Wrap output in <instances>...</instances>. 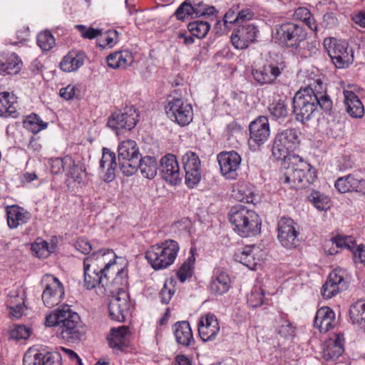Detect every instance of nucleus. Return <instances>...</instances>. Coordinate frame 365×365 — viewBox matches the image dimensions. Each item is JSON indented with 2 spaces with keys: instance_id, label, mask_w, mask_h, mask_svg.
Segmentation results:
<instances>
[{
  "instance_id": "60",
  "label": "nucleus",
  "mask_w": 365,
  "mask_h": 365,
  "mask_svg": "<svg viewBox=\"0 0 365 365\" xmlns=\"http://www.w3.org/2000/svg\"><path fill=\"white\" fill-rule=\"evenodd\" d=\"M277 332L284 338L292 336L294 332V327L292 325L290 322L282 319L277 329Z\"/></svg>"
},
{
  "instance_id": "41",
  "label": "nucleus",
  "mask_w": 365,
  "mask_h": 365,
  "mask_svg": "<svg viewBox=\"0 0 365 365\" xmlns=\"http://www.w3.org/2000/svg\"><path fill=\"white\" fill-rule=\"evenodd\" d=\"M365 300H358L349 308V316L354 324L363 325L364 324V306Z\"/></svg>"
},
{
  "instance_id": "17",
  "label": "nucleus",
  "mask_w": 365,
  "mask_h": 365,
  "mask_svg": "<svg viewBox=\"0 0 365 365\" xmlns=\"http://www.w3.org/2000/svg\"><path fill=\"white\" fill-rule=\"evenodd\" d=\"M257 32L255 24H240L231 36L232 43L237 49H245L255 41Z\"/></svg>"
},
{
  "instance_id": "30",
  "label": "nucleus",
  "mask_w": 365,
  "mask_h": 365,
  "mask_svg": "<svg viewBox=\"0 0 365 365\" xmlns=\"http://www.w3.org/2000/svg\"><path fill=\"white\" fill-rule=\"evenodd\" d=\"M355 244L351 236L336 235L331 237L325 244V250L329 255H333L338 253L339 248H345L351 251Z\"/></svg>"
},
{
  "instance_id": "62",
  "label": "nucleus",
  "mask_w": 365,
  "mask_h": 365,
  "mask_svg": "<svg viewBox=\"0 0 365 365\" xmlns=\"http://www.w3.org/2000/svg\"><path fill=\"white\" fill-rule=\"evenodd\" d=\"M118 35V32L116 30H109L106 33V36L103 39H102L103 44H100V46L105 48L106 46H108L112 48L117 41V36Z\"/></svg>"
},
{
  "instance_id": "47",
  "label": "nucleus",
  "mask_w": 365,
  "mask_h": 365,
  "mask_svg": "<svg viewBox=\"0 0 365 365\" xmlns=\"http://www.w3.org/2000/svg\"><path fill=\"white\" fill-rule=\"evenodd\" d=\"M31 250L38 257H44L48 256L49 253L54 252L55 246H49L46 241L37 239V240L32 244Z\"/></svg>"
},
{
  "instance_id": "39",
  "label": "nucleus",
  "mask_w": 365,
  "mask_h": 365,
  "mask_svg": "<svg viewBox=\"0 0 365 365\" xmlns=\"http://www.w3.org/2000/svg\"><path fill=\"white\" fill-rule=\"evenodd\" d=\"M139 150L137 143L132 140L123 141L118 148V165L123 160H125L128 155L135 153Z\"/></svg>"
},
{
  "instance_id": "40",
  "label": "nucleus",
  "mask_w": 365,
  "mask_h": 365,
  "mask_svg": "<svg viewBox=\"0 0 365 365\" xmlns=\"http://www.w3.org/2000/svg\"><path fill=\"white\" fill-rule=\"evenodd\" d=\"M307 199L319 211L327 210L329 208V197L318 191L312 190L307 195Z\"/></svg>"
},
{
  "instance_id": "1",
  "label": "nucleus",
  "mask_w": 365,
  "mask_h": 365,
  "mask_svg": "<svg viewBox=\"0 0 365 365\" xmlns=\"http://www.w3.org/2000/svg\"><path fill=\"white\" fill-rule=\"evenodd\" d=\"M45 324L47 327H56L57 336L67 342L79 341L85 334L79 315L71 311L68 305L46 316Z\"/></svg>"
},
{
  "instance_id": "6",
  "label": "nucleus",
  "mask_w": 365,
  "mask_h": 365,
  "mask_svg": "<svg viewBox=\"0 0 365 365\" xmlns=\"http://www.w3.org/2000/svg\"><path fill=\"white\" fill-rule=\"evenodd\" d=\"M179 249L176 241L165 240L151 246L145 252V258L154 269H165L174 262Z\"/></svg>"
},
{
  "instance_id": "35",
  "label": "nucleus",
  "mask_w": 365,
  "mask_h": 365,
  "mask_svg": "<svg viewBox=\"0 0 365 365\" xmlns=\"http://www.w3.org/2000/svg\"><path fill=\"white\" fill-rule=\"evenodd\" d=\"M344 339L337 335L336 339L330 341L323 351V357L326 361L335 360L344 352Z\"/></svg>"
},
{
  "instance_id": "12",
  "label": "nucleus",
  "mask_w": 365,
  "mask_h": 365,
  "mask_svg": "<svg viewBox=\"0 0 365 365\" xmlns=\"http://www.w3.org/2000/svg\"><path fill=\"white\" fill-rule=\"evenodd\" d=\"M299 230L297 222L289 217H282L277 222V240L284 247L293 249L299 245Z\"/></svg>"
},
{
  "instance_id": "34",
  "label": "nucleus",
  "mask_w": 365,
  "mask_h": 365,
  "mask_svg": "<svg viewBox=\"0 0 365 365\" xmlns=\"http://www.w3.org/2000/svg\"><path fill=\"white\" fill-rule=\"evenodd\" d=\"M209 288L215 294L222 295L226 293L230 288V277L225 272H221L212 277Z\"/></svg>"
},
{
  "instance_id": "14",
  "label": "nucleus",
  "mask_w": 365,
  "mask_h": 365,
  "mask_svg": "<svg viewBox=\"0 0 365 365\" xmlns=\"http://www.w3.org/2000/svg\"><path fill=\"white\" fill-rule=\"evenodd\" d=\"M168 117L181 126L188 125L192 120V108L190 104L185 103L181 98L169 101L165 108Z\"/></svg>"
},
{
  "instance_id": "64",
  "label": "nucleus",
  "mask_w": 365,
  "mask_h": 365,
  "mask_svg": "<svg viewBox=\"0 0 365 365\" xmlns=\"http://www.w3.org/2000/svg\"><path fill=\"white\" fill-rule=\"evenodd\" d=\"M335 321V315L333 317H329L321 322L314 324L316 328H318L321 332H327L334 327V322Z\"/></svg>"
},
{
  "instance_id": "56",
  "label": "nucleus",
  "mask_w": 365,
  "mask_h": 365,
  "mask_svg": "<svg viewBox=\"0 0 365 365\" xmlns=\"http://www.w3.org/2000/svg\"><path fill=\"white\" fill-rule=\"evenodd\" d=\"M117 60L119 65L118 68H126L131 66L134 58L131 52L128 51H117Z\"/></svg>"
},
{
  "instance_id": "53",
  "label": "nucleus",
  "mask_w": 365,
  "mask_h": 365,
  "mask_svg": "<svg viewBox=\"0 0 365 365\" xmlns=\"http://www.w3.org/2000/svg\"><path fill=\"white\" fill-rule=\"evenodd\" d=\"M264 291L261 289H255L247 296V303L251 307H258L264 304Z\"/></svg>"
},
{
  "instance_id": "44",
  "label": "nucleus",
  "mask_w": 365,
  "mask_h": 365,
  "mask_svg": "<svg viewBox=\"0 0 365 365\" xmlns=\"http://www.w3.org/2000/svg\"><path fill=\"white\" fill-rule=\"evenodd\" d=\"M195 262V258L192 253L179 268L177 276L181 282H184L187 278L192 277Z\"/></svg>"
},
{
  "instance_id": "3",
  "label": "nucleus",
  "mask_w": 365,
  "mask_h": 365,
  "mask_svg": "<svg viewBox=\"0 0 365 365\" xmlns=\"http://www.w3.org/2000/svg\"><path fill=\"white\" fill-rule=\"evenodd\" d=\"M284 162L286 170L279 178L281 183L287 184L291 188L303 189L315 181V169L300 156L291 155Z\"/></svg>"
},
{
  "instance_id": "21",
  "label": "nucleus",
  "mask_w": 365,
  "mask_h": 365,
  "mask_svg": "<svg viewBox=\"0 0 365 365\" xmlns=\"http://www.w3.org/2000/svg\"><path fill=\"white\" fill-rule=\"evenodd\" d=\"M335 188L340 193L365 191V180L358 178L354 173L339 178L334 183Z\"/></svg>"
},
{
  "instance_id": "28",
  "label": "nucleus",
  "mask_w": 365,
  "mask_h": 365,
  "mask_svg": "<svg viewBox=\"0 0 365 365\" xmlns=\"http://www.w3.org/2000/svg\"><path fill=\"white\" fill-rule=\"evenodd\" d=\"M344 94L346 110L350 116L355 118L363 117L364 108L359 97L350 91H345Z\"/></svg>"
},
{
  "instance_id": "20",
  "label": "nucleus",
  "mask_w": 365,
  "mask_h": 365,
  "mask_svg": "<svg viewBox=\"0 0 365 365\" xmlns=\"http://www.w3.org/2000/svg\"><path fill=\"white\" fill-rule=\"evenodd\" d=\"M219 331V323L213 314L208 313L201 317L198 322V333L203 341L214 340Z\"/></svg>"
},
{
  "instance_id": "13",
  "label": "nucleus",
  "mask_w": 365,
  "mask_h": 365,
  "mask_svg": "<svg viewBox=\"0 0 365 365\" xmlns=\"http://www.w3.org/2000/svg\"><path fill=\"white\" fill-rule=\"evenodd\" d=\"M346 275V270L341 267H336L329 273L321 289V294L324 299H331L339 292L347 289L349 283L345 277Z\"/></svg>"
},
{
  "instance_id": "18",
  "label": "nucleus",
  "mask_w": 365,
  "mask_h": 365,
  "mask_svg": "<svg viewBox=\"0 0 365 365\" xmlns=\"http://www.w3.org/2000/svg\"><path fill=\"white\" fill-rule=\"evenodd\" d=\"M129 295L125 291H120L112 298L108 304V311L112 319L123 322L129 309Z\"/></svg>"
},
{
  "instance_id": "48",
  "label": "nucleus",
  "mask_w": 365,
  "mask_h": 365,
  "mask_svg": "<svg viewBox=\"0 0 365 365\" xmlns=\"http://www.w3.org/2000/svg\"><path fill=\"white\" fill-rule=\"evenodd\" d=\"M185 170V182L187 187L193 188L201 180L202 168H187Z\"/></svg>"
},
{
  "instance_id": "24",
  "label": "nucleus",
  "mask_w": 365,
  "mask_h": 365,
  "mask_svg": "<svg viewBox=\"0 0 365 365\" xmlns=\"http://www.w3.org/2000/svg\"><path fill=\"white\" fill-rule=\"evenodd\" d=\"M86 58V55L83 51L72 50L63 56L59 67L65 72H75L84 64Z\"/></svg>"
},
{
  "instance_id": "25",
  "label": "nucleus",
  "mask_w": 365,
  "mask_h": 365,
  "mask_svg": "<svg viewBox=\"0 0 365 365\" xmlns=\"http://www.w3.org/2000/svg\"><path fill=\"white\" fill-rule=\"evenodd\" d=\"M173 330L178 344L185 347L194 345L195 339L187 321L177 322L173 325Z\"/></svg>"
},
{
  "instance_id": "11",
  "label": "nucleus",
  "mask_w": 365,
  "mask_h": 365,
  "mask_svg": "<svg viewBox=\"0 0 365 365\" xmlns=\"http://www.w3.org/2000/svg\"><path fill=\"white\" fill-rule=\"evenodd\" d=\"M41 284L43 288L41 298L45 306L53 307L61 302L64 296V288L57 277L46 274L43 277Z\"/></svg>"
},
{
  "instance_id": "49",
  "label": "nucleus",
  "mask_w": 365,
  "mask_h": 365,
  "mask_svg": "<svg viewBox=\"0 0 365 365\" xmlns=\"http://www.w3.org/2000/svg\"><path fill=\"white\" fill-rule=\"evenodd\" d=\"M72 164V158L66 155L63 158L51 159L49 162L51 171L53 174H60L62 172H66L67 165Z\"/></svg>"
},
{
  "instance_id": "4",
  "label": "nucleus",
  "mask_w": 365,
  "mask_h": 365,
  "mask_svg": "<svg viewBox=\"0 0 365 365\" xmlns=\"http://www.w3.org/2000/svg\"><path fill=\"white\" fill-rule=\"evenodd\" d=\"M232 230L242 237H253L261 232L262 222L257 212L242 205L231 207L228 213Z\"/></svg>"
},
{
  "instance_id": "63",
  "label": "nucleus",
  "mask_w": 365,
  "mask_h": 365,
  "mask_svg": "<svg viewBox=\"0 0 365 365\" xmlns=\"http://www.w3.org/2000/svg\"><path fill=\"white\" fill-rule=\"evenodd\" d=\"M74 246L77 250L84 255H88L92 250V245L90 242L86 238H78Z\"/></svg>"
},
{
  "instance_id": "5",
  "label": "nucleus",
  "mask_w": 365,
  "mask_h": 365,
  "mask_svg": "<svg viewBox=\"0 0 365 365\" xmlns=\"http://www.w3.org/2000/svg\"><path fill=\"white\" fill-rule=\"evenodd\" d=\"M274 38L286 47L307 49L311 56L318 51L316 41H305L307 32L299 24H280L273 34Z\"/></svg>"
},
{
  "instance_id": "9",
  "label": "nucleus",
  "mask_w": 365,
  "mask_h": 365,
  "mask_svg": "<svg viewBox=\"0 0 365 365\" xmlns=\"http://www.w3.org/2000/svg\"><path fill=\"white\" fill-rule=\"evenodd\" d=\"M324 46L336 68H344L352 63L353 51L346 41L332 37L326 38L324 41Z\"/></svg>"
},
{
  "instance_id": "58",
  "label": "nucleus",
  "mask_w": 365,
  "mask_h": 365,
  "mask_svg": "<svg viewBox=\"0 0 365 365\" xmlns=\"http://www.w3.org/2000/svg\"><path fill=\"white\" fill-rule=\"evenodd\" d=\"M312 15L310 11L305 7H299L295 10L293 14L294 21H302V23H310Z\"/></svg>"
},
{
  "instance_id": "22",
  "label": "nucleus",
  "mask_w": 365,
  "mask_h": 365,
  "mask_svg": "<svg viewBox=\"0 0 365 365\" xmlns=\"http://www.w3.org/2000/svg\"><path fill=\"white\" fill-rule=\"evenodd\" d=\"M282 73L281 69L275 64H264L259 68L252 69V76L259 85L272 84Z\"/></svg>"
},
{
  "instance_id": "52",
  "label": "nucleus",
  "mask_w": 365,
  "mask_h": 365,
  "mask_svg": "<svg viewBox=\"0 0 365 365\" xmlns=\"http://www.w3.org/2000/svg\"><path fill=\"white\" fill-rule=\"evenodd\" d=\"M182 163L184 170L201 167V161L198 155L192 151H188L182 155Z\"/></svg>"
},
{
  "instance_id": "37",
  "label": "nucleus",
  "mask_w": 365,
  "mask_h": 365,
  "mask_svg": "<svg viewBox=\"0 0 365 365\" xmlns=\"http://www.w3.org/2000/svg\"><path fill=\"white\" fill-rule=\"evenodd\" d=\"M138 169H140L144 178L153 179L156 176L158 170L156 158L148 155L142 158Z\"/></svg>"
},
{
  "instance_id": "38",
  "label": "nucleus",
  "mask_w": 365,
  "mask_h": 365,
  "mask_svg": "<svg viewBox=\"0 0 365 365\" xmlns=\"http://www.w3.org/2000/svg\"><path fill=\"white\" fill-rule=\"evenodd\" d=\"M269 112L272 119L276 120H284L288 115L287 105L283 100L273 101L269 104Z\"/></svg>"
},
{
  "instance_id": "36",
  "label": "nucleus",
  "mask_w": 365,
  "mask_h": 365,
  "mask_svg": "<svg viewBox=\"0 0 365 365\" xmlns=\"http://www.w3.org/2000/svg\"><path fill=\"white\" fill-rule=\"evenodd\" d=\"M142 158L139 150L133 155H129L125 160L122 161L118 165L120 170L125 176L129 177L134 175L138 171L139 165H140Z\"/></svg>"
},
{
  "instance_id": "61",
  "label": "nucleus",
  "mask_w": 365,
  "mask_h": 365,
  "mask_svg": "<svg viewBox=\"0 0 365 365\" xmlns=\"http://www.w3.org/2000/svg\"><path fill=\"white\" fill-rule=\"evenodd\" d=\"M335 315V313L332 309H331L328 307H323L318 309L316 313L314 324L321 322L328 319L329 317H333Z\"/></svg>"
},
{
  "instance_id": "42",
  "label": "nucleus",
  "mask_w": 365,
  "mask_h": 365,
  "mask_svg": "<svg viewBox=\"0 0 365 365\" xmlns=\"http://www.w3.org/2000/svg\"><path fill=\"white\" fill-rule=\"evenodd\" d=\"M24 124L27 130L35 134L46 128L48 125V123L43 122L36 114L29 115Z\"/></svg>"
},
{
  "instance_id": "43",
  "label": "nucleus",
  "mask_w": 365,
  "mask_h": 365,
  "mask_svg": "<svg viewBox=\"0 0 365 365\" xmlns=\"http://www.w3.org/2000/svg\"><path fill=\"white\" fill-rule=\"evenodd\" d=\"M85 171L84 165L80 161L76 163L73 159L72 164L67 165V169L66 170V175L78 182H81L83 180V175Z\"/></svg>"
},
{
  "instance_id": "50",
  "label": "nucleus",
  "mask_w": 365,
  "mask_h": 365,
  "mask_svg": "<svg viewBox=\"0 0 365 365\" xmlns=\"http://www.w3.org/2000/svg\"><path fill=\"white\" fill-rule=\"evenodd\" d=\"M192 3L190 0H185L182 2L175 12L177 20L185 21L189 17L192 18Z\"/></svg>"
},
{
  "instance_id": "19",
  "label": "nucleus",
  "mask_w": 365,
  "mask_h": 365,
  "mask_svg": "<svg viewBox=\"0 0 365 365\" xmlns=\"http://www.w3.org/2000/svg\"><path fill=\"white\" fill-rule=\"evenodd\" d=\"M250 140L257 145H263L270 135V128L267 117L260 115L249 125Z\"/></svg>"
},
{
  "instance_id": "8",
  "label": "nucleus",
  "mask_w": 365,
  "mask_h": 365,
  "mask_svg": "<svg viewBox=\"0 0 365 365\" xmlns=\"http://www.w3.org/2000/svg\"><path fill=\"white\" fill-rule=\"evenodd\" d=\"M317 97L309 94H303L298 91L292 98V113L297 122L306 124L312 120L321 104L317 101Z\"/></svg>"
},
{
  "instance_id": "59",
  "label": "nucleus",
  "mask_w": 365,
  "mask_h": 365,
  "mask_svg": "<svg viewBox=\"0 0 365 365\" xmlns=\"http://www.w3.org/2000/svg\"><path fill=\"white\" fill-rule=\"evenodd\" d=\"M351 252L355 263H365V246L364 245H356L355 243Z\"/></svg>"
},
{
  "instance_id": "29",
  "label": "nucleus",
  "mask_w": 365,
  "mask_h": 365,
  "mask_svg": "<svg viewBox=\"0 0 365 365\" xmlns=\"http://www.w3.org/2000/svg\"><path fill=\"white\" fill-rule=\"evenodd\" d=\"M17 104L14 95L9 92L0 93V116L17 118Z\"/></svg>"
},
{
  "instance_id": "33",
  "label": "nucleus",
  "mask_w": 365,
  "mask_h": 365,
  "mask_svg": "<svg viewBox=\"0 0 365 365\" xmlns=\"http://www.w3.org/2000/svg\"><path fill=\"white\" fill-rule=\"evenodd\" d=\"M128 332V328L125 326L112 328L107 338L109 346L113 349L123 351L126 347L125 337Z\"/></svg>"
},
{
  "instance_id": "55",
  "label": "nucleus",
  "mask_w": 365,
  "mask_h": 365,
  "mask_svg": "<svg viewBox=\"0 0 365 365\" xmlns=\"http://www.w3.org/2000/svg\"><path fill=\"white\" fill-rule=\"evenodd\" d=\"M190 34L198 38H204L210 29V24H187Z\"/></svg>"
},
{
  "instance_id": "7",
  "label": "nucleus",
  "mask_w": 365,
  "mask_h": 365,
  "mask_svg": "<svg viewBox=\"0 0 365 365\" xmlns=\"http://www.w3.org/2000/svg\"><path fill=\"white\" fill-rule=\"evenodd\" d=\"M299 131L296 128H287L275 136L272 149V156L277 160L289 158L299 145Z\"/></svg>"
},
{
  "instance_id": "26",
  "label": "nucleus",
  "mask_w": 365,
  "mask_h": 365,
  "mask_svg": "<svg viewBox=\"0 0 365 365\" xmlns=\"http://www.w3.org/2000/svg\"><path fill=\"white\" fill-rule=\"evenodd\" d=\"M22 66V62L15 53L0 54V74L3 76L18 73Z\"/></svg>"
},
{
  "instance_id": "27",
  "label": "nucleus",
  "mask_w": 365,
  "mask_h": 365,
  "mask_svg": "<svg viewBox=\"0 0 365 365\" xmlns=\"http://www.w3.org/2000/svg\"><path fill=\"white\" fill-rule=\"evenodd\" d=\"M7 224L11 229L26 224L31 219V214L24 208L13 205L6 210Z\"/></svg>"
},
{
  "instance_id": "32",
  "label": "nucleus",
  "mask_w": 365,
  "mask_h": 365,
  "mask_svg": "<svg viewBox=\"0 0 365 365\" xmlns=\"http://www.w3.org/2000/svg\"><path fill=\"white\" fill-rule=\"evenodd\" d=\"M118 165L116 162L115 154L107 148H103L102 158L100 162V168L103 169L107 167L105 180L112 181L115 178V171Z\"/></svg>"
},
{
  "instance_id": "46",
  "label": "nucleus",
  "mask_w": 365,
  "mask_h": 365,
  "mask_svg": "<svg viewBox=\"0 0 365 365\" xmlns=\"http://www.w3.org/2000/svg\"><path fill=\"white\" fill-rule=\"evenodd\" d=\"M192 18L194 19L200 17L209 19L217 12L214 6H207L202 2L192 4Z\"/></svg>"
},
{
  "instance_id": "45",
  "label": "nucleus",
  "mask_w": 365,
  "mask_h": 365,
  "mask_svg": "<svg viewBox=\"0 0 365 365\" xmlns=\"http://www.w3.org/2000/svg\"><path fill=\"white\" fill-rule=\"evenodd\" d=\"M37 44L43 51H48L56 44V40L48 30L41 31L37 35Z\"/></svg>"
},
{
  "instance_id": "15",
  "label": "nucleus",
  "mask_w": 365,
  "mask_h": 365,
  "mask_svg": "<svg viewBox=\"0 0 365 365\" xmlns=\"http://www.w3.org/2000/svg\"><path fill=\"white\" fill-rule=\"evenodd\" d=\"M161 178L170 185H179L182 179L176 156L167 154L160 161L159 167Z\"/></svg>"
},
{
  "instance_id": "54",
  "label": "nucleus",
  "mask_w": 365,
  "mask_h": 365,
  "mask_svg": "<svg viewBox=\"0 0 365 365\" xmlns=\"http://www.w3.org/2000/svg\"><path fill=\"white\" fill-rule=\"evenodd\" d=\"M76 28L84 38L93 39L102 34V30L91 26L86 27L83 24H76Z\"/></svg>"
},
{
  "instance_id": "31",
  "label": "nucleus",
  "mask_w": 365,
  "mask_h": 365,
  "mask_svg": "<svg viewBox=\"0 0 365 365\" xmlns=\"http://www.w3.org/2000/svg\"><path fill=\"white\" fill-rule=\"evenodd\" d=\"M255 250L257 249L255 246H246L236 252L234 258L235 261L240 262L250 269H255L259 262V259L255 257Z\"/></svg>"
},
{
  "instance_id": "57",
  "label": "nucleus",
  "mask_w": 365,
  "mask_h": 365,
  "mask_svg": "<svg viewBox=\"0 0 365 365\" xmlns=\"http://www.w3.org/2000/svg\"><path fill=\"white\" fill-rule=\"evenodd\" d=\"M30 336V329L24 325H16L10 331V337L13 339H26Z\"/></svg>"
},
{
  "instance_id": "10",
  "label": "nucleus",
  "mask_w": 365,
  "mask_h": 365,
  "mask_svg": "<svg viewBox=\"0 0 365 365\" xmlns=\"http://www.w3.org/2000/svg\"><path fill=\"white\" fill-rule=\"evenodd\" d=\"M138 118L133 106L125 107L123 111L113 113L108 118L107 125L118 135L131 130L136 125Z\"/></svg>"
},
{
  "instance_id": "23",
  "label": "nucleus",
  "mask_w": 365,
  "mask_h": 365,
  "mask_svg": "<svg viewBox=\"0 0 365 365\" xmlns=\"http://www.w3.org/2000/svg\"><path fill=\"white\" fill-rule=\"evenodd\" d=\"M303 94H309L317 97V101L321 104V109L327 112L332 108V101L327 93L326 88L320 79H317L313 84L304 89L299 90Z\"/></svg>"
},
{
  "instance_id": "2",
  "label": "nucleus",
  "mask_w": 365,
  "mask_h": 365,
  "mask_svg": "<svg viewBox=\"0 0 365 365\" xmlns=\"http://www.w3.org/2000/svg\"><path fill=\"white\" fill-rule=\"evenodd\" d=\"M115 254L110 250L93 252L83 260L84 287L92 289L101 284L108 285L109 268L115 264Z\"/></svg>"
},
{
  "instance_id": "51",
  "label": "nucleus",
  "mask_w": 365,
  "mask_h": 365,
  "mask_svg": "<svg viewBox=\"0 0 365 365\" xmlns=\"http://www.w3.org/2000/svg\"><path fill=\"white\" fill-rule=\"evenodd\" d=\"M41 365H61L62 355L58 351L38 353Z\"/></svg>"
},
{
  "instance_id": "16",
  "label": "nucleus",
  "mask_w": 365,
  "mask_h": 365,
  "mask_svg": "<svg viewBox=\"0 0 365 365\" xmlns=\"http://www.w3.org/2000/svg\"><path fill=\"white\" fill-rule=\"evenodd\" d=\"M222 175L227 179L235 180L242 162L241 156L235 150L223 151L217 155Z\"/></svg>"
}]
</instances>
